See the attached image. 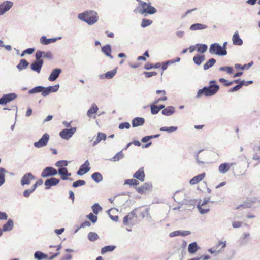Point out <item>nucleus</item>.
Instances as JSON below:
<instances>
[{"label":"nucleus","mask_w":260,"mask_h":260,"mask_svg":"<svg viewBox=\"0 0 260 260\" xmlns=\"http://www.w3.org/2000/svg\"><path fill=\"white\" fill-rule=\"evenodd\" d=\"M152 23V21L147 19H143L142 20V23L141 26L143 28L146 27L149 25H150Z\"/></svg>","instance_id":"47"},{"label":"nucleus","mask_w":260,"mask_h":260,"mask_svg":"<svg viewBox=\"0 0 260 260\" xmlns=\"http://www.w3.org/2000/svg\"><path fill=\"white\" fill-rule=\"evenodd\" d=\"M114 77V71H111L106 73L105 74H102L100 76V78L101 79H103L104 78L107 79H111Z\"/></svg>","instance_id":"40"},{"label":"nucleus","mask_w":260,"mask_h":260,"mask_svg":"<svg viewBox=\"0 0 260 260\" xmlns=\"http://www.w3.org/2000/svg\"><path fill=\"white\" fill-rule=\"evenodd\" d=\"M17 98V95L14 93H9L4 95L1 98L2 105H5Z\"/></svg>","instance_id":"12"},{"label":"nucleus","mask_w":260,"mask_h":260,"mask_svg":"<svg viewBox=\"0 0 260 260\" xmlns=\"http://www.w3.org/2000/svg\"><path fill=\"white\" fill-rule=\"evenodd\" d=\"M106 138V136L105 134L100 133L98 134L96 140L93 142V145H95L99 143L102 140H105Z\"/></svg>","instance_id":"44"},{"label":"nucleus","mask_w":260,"mask_h":260,"mask_svg":"<svg viewBox=\"0 0 260 260\" xmlns=\"http://www.w3.org/2000/svg\"><path fill=\"white\" fill-rule=\"evenodd\" d=\"M144 122L145 120L143 118L136 117L134 118L132 120V126L133 127L140 126L143 125Z\"/></svg>","instance_id":"23"},{"label":"nucleus","mask_w":260,"mask_h":260,"mask_svg":"<svg viewBox=\"0 0 260 260\" xmlns=\"http://www.w3.org/2000/svg\"><path fill=\"white\" fill-rule=\"evenodd\" d=\"M36 179L35 176L31 173H26L23 175L21 180V184L23 186L24 185H29L31 181Z\"/></svg>","instance_id":"6"},{"label":"nucleus","mask_w":260,"mask_h":260,"mask_svg":"<svg viewBox=\"0 0 260 260\" xmlns=\"http://www.w3.org/2000/svg\"><path fill=\"white\" fill-rule=\"evenodd\" d=\"M144 74H145V76L147 78H149V77H151L153 76H155L157 74V73L155 72H145L144 73Z\"/></svg>","instance_id":"63"},{"label":"nucleus","mask_w":260,"mask_h":260,"mask_svg":"<svg viewBox=\"0 0 260 260\" xmlns=\"http://www.w3.org/2000/svg\"><path fill=\"white\" fill-rule=\"evenodd\" d=\"M41 57L50 59L52 57V54L50 52H45L44 51H38L36 53V58L37 60L41 59Z\"/></svg>","instance_id":"18"},{"label":"nucleus","mask_w":260,"mask_h":260,"mask_svg":"<svg viewBox=\"0 0 260 260\" xmlns=\"http://www.w3.org/2000/svg\"><path fill=\"white\" fill-rule=\"evenodd\" d=\"M13 5V3L10 1H6L0 5V15L3 14L8 11Z\"/></svg>","instance_id":"14"},{"label":"nucleus","mask_w":260,"mask_h":260,"mask_svg":"<svg viewBox=\"0 0 260 260\" xmlns=\"http://www.w3.org/2000/svg\"><path fill=\"white\" fill-rule=\"evenodd\" d=\"M57 170L52 167H46L41 173L42 177H47L55 175L57 174Z\"/></svg>","instance_id":"8"},{"label":"nucleus","mask_w":260,"mask_h":260,"mask_svg":"<svg viewBox=\"0 0 260 260\" xmlns=\"http://www.w3.org/2000/svg\"><path fill=\"white\" fill-rule=\"evenodd\" d=\"M29 63L25 59H21L19 62V63L17 66V68L19 70H22L25 68H26Z\"/></svg>","instance_id":"39"},{"label":"nucleus","mask_w":260,"mask_h":260,"mask_svg":"<svg viewBox=\"0 0 260 260\" xmlns=\"http://www.w3.org/2000/svg\"><path fill=\"white\" fill-rule=\"evenodd\" d=\"M85 184V181L82 180H79L73 183V187H77L80 186H82Z\"/></svg>","instance_id":"51"},{"label":"nucleus","mask_w":260,"mask_h":260,"mask_svg":"<svg viewBox=\"0 0 260 260\" xmlns=\"http://www.w3.org/2000/svg\"><path fill=\"white\" fill-rule=\"evenodd\" d=\"M47 88L48 89L50 93L54 92H55V91H57L58 90L59 85H54V86H49V87H47Z\"/></svg>","instance_id":"57"},{"label":"nucleus","mask_w":260,"mask_h":260,"mask_svg":"<svg viewBox=\"0 0 260 260\" xmlns=\"http://www.w3.org/2000/svg\"><path fill=\"white\" fill-rule=\"evenodd\" d=\"M92 178L96 182H99L102 181L103 177L102 175L98 172H95L91 175Z\"/></svg>","instance_id":"43"},{"label":"nucleus","mask_w":260,"mask_h":260,"mask_svg":"<svg viewBox=\"0 0 260 260\" xmlns=\"http://www.w3.org/2000/svg\"><path fill=\"white\" fill-rule=\"evenodd\" d=\"M59 182V180L56 178H51L47 179L45 182V185L46 189L50 188L51 186L56 185Z\"/></svg>","instance_id":"17"},{"label":"nucleus","mask_w":260,"mask_h":260,"mask_svg":"<svg viewBox=\"0 0 260 260\" xmlns=\"http://www.w3.org/2000/svg\"><path fill=\"white\" fill-rule=\"evenodd\" d=\"M13 227V222L12 220L9 219L6 223L3 226V230L4 231H10Z\"/></svg>","instance_id":"36"},{"label":"nucleus","mask_w":260,"mask_h":260,"mask_svg":"<svg viewBox=\"0 0 260 260\" xmlns=\"http://www.w3.org/2000/svg\"><path fill=\"white\" fill-rule=\"evenodd\" d=\"M151 188L152 185L151 184L146 183L143 184L142 186L137 187L136 190L138 192L142 194L150 190Z\"/></svg>","instance_id":"16"},{"label":"nucleus","mask_w":260,"mask_h":260,"mask_svg":"<svg viewBox=\"0 0 260 260\" xmlns=\"http://www.w3.org/2000/svg\"><path fill=\"white\" fill-rule=\"evenodd\" d=\"M55 165L58 167H63L68 165V162L65 160L58 161L56 162Z\"/></svg>","instance_id":"60"},{"label":"nucleus","mask_w":260,"mask_h":260,"mask_svg":"<svg viewBox=\"0 0 260 260\" xmlns=\"http://www.w3.org/2000/svg\"><path fill=\"white\" fill-rule=\"evenodd\" d=\"M244 84H245V81H244V80L241 81L240 82V83L238 85L235 86L233 88L230 89L229 90V92H233L238 91L242 87V86L243 85H244Z\"/></svg>","instance_id":"42"},{"label":"nucleus","mask_w":260,"mask_h":260,"mask_svg":"<svg viewBox=\"0 0 260 260\" xmlns=\"http://www.w3.org/2000/svg\"><path fill=\"white\" fill-rule=\"evenodd\" d=\"M87 217L93 223H95L97 221V216L94 215L92 213H90Z\"/></svg>","instance_id":"55"},{"label":"nucleus","mask_w":260,"mask_h":260,"mask_svg":"<svg viewBox=\"0 0 260 260\" xmlns=\"http://www.w3.org/2000/svg\"><path fill=\"white\" fill-rule=\"evenodd\" d=\"M41 92H42V95L43 96H46L47 95H48V94H49L50 93L49 92V90L47 88H47L43 87V89Z\"/></svg>","instance_id":"64"},{"label":"nucleus","mask_w":260,"mask_h":260,"mask_svg":"<svg viewBox=\"0 0 260 260\" xmlns=\"http://www.w3.org/2000/svg\"><path fill=\"white\" fill-rule=\"evenodd\" d=\"M90 169L89 167V162L88 160H86L83 164L81 165L79 170L77 172L78 175H83L88 172Z\"/></svg>","instance_id":"13"},{"label":"nucleus","mask_w":260,"mask_h":260,"mask_svg":"<svg viewBox=\"0 0 260 260\" xmlns=\"http://www.w3.org/2000/svg\"><path fill=\"white\" fill-rule=\"evenodd\" d=\"M197 51L201 53H204L206 52L208 47L206 44H197L196 45Z\"/></svg>","instance_id":"35"},{"label":"nucleus","mask_w":260,"mask_h":260,"mask_svg":"<svg viewBox=\"0 0 260 260\" xmlns=\"http://www.w3.org/2000/svg\"><path fill=\"white\" fill-rule=\"evenodd\" d=\"M206 174L205 173H203L201 174L198 175L194 177H193L190 180V184L191 185H195L199 183L200 181H201L205 177Z\"/></svg>","instance_id":"21"},{"label":"nucleus","mask_w":260,"mask_h":260,"mask_svg":"<svg viewBox=\"0 0 260 260\" xmlns=\"http://www.w3.org/2000/svg\"><path fill=\"white\" fill-rule=\"evenodd\" d=\"M175 112V107L173 106H168L164 108L162 111V114L166 116H170Z\"/></svg>","instance_id":"31"},{"label":"nucleus","mask_w":260,"mask_h":260,"mask_svg":"<svg viewBox=\"0 0 260 260\" xmlns=\"http://www.w3.org/2000/svg\"><path fill=\"white\" fill-rule=\"evenodd\" d=\"M189 231H176L171 232L169 234L170 237H174L178 236H186L190 234Z\"/></svg>","instance_id":"20"},{"label":"nucleus","mask_w":260,"mask_h":260,"mask_svg":"<svg viewBox=\"0 0 260 260\" xmlns=\"http://www.w3.org/2000/svg\"><path fill=\"white\" fill-rule=\"evenodd\" d=\"M159 111L157 106L152 105L151 106V112L152 114H156Z\"/></svg>","instance_id":"56"},{"label":"nucleus","mask_w":260,"mask_h":260,"mask_svg":"<svg viewBox=\"0 0 260 260\" xmlns=\"http://www.w3.org/2000/svg\"><path fill=\"white\" fill-rule=\"evenodd\" d=\"M219 70L221 71H226L228 73L231 74L233 73V69L230 67H222L219 68Z\"/></svg>","instance_id":"53"},{"label":"nucleus","mask_w":260,"mask_h":260,"mask_svg":"<svg viewBox=\"0 0 260 260\" xmlns=\"http://www.w3.org/2000/svg\"><path fill=\"white\" fill-rule=\"evenodd\" d=\"M226 246V241H219L215 245V248L217 250V253H220L222 250L224 249Z\"/></svg>","instance_id":"34"},{"label":"nucleus","mask_w":260,"mask_h":260,"mask_svg":"<svg viewBox=\"0 0 260 260\" xmlns=\"http://www.w3.org/2000/svg\"><path fill=\"white\" fill-rule=\"evenodd\" d=\"M76 128L73 127L70 129H64L61 131L60 133V136L64 139H69L75 133Z\"/></svg>","instance_id":"9"},{"label":"nucleus","mask_w":260,"mask_h":260,"mask_svg":"<svg viewBox=\"0 0 260 260\" xmlns=\"http://www.w3.org/2000/svg\"><path fill=\"white\" fill-rule=\"evenodd\" d=\"M49 139V135L45 133L43 135L42 138L38 141L34 143V145L37 148H41L47 145Z\"/></svg>","instance_id":"7"},{"label":"nucleus","mask_w":260,"mask_h":260,"mask_svg":"<svg viewBox=\"0 0 260 260\" xmlns=\"http://www.w3.org/2000/svg\"><path fill=\"white\" fill-rule=\"evenodd\" d=\"M138 9H139V12L141 14L147 13L148 14H154L156 13V9L151 5V3H146L141 1Z\"/></svg>","instance_id":"3"},{"label":"nucleus","mask_w":260,"mask_h":260,"mask_svg":"<svg viewBox=\"0 0 260 260\" xmlns=\"http://www.w3.org/2000/svg\"><path fill=\"white\" fill-rule=\"evenodd\" d=\"M114 250V246H106L101 249V253L104 254L107 252H111Z\"/></svg>","instance_id":"45"},{"label":"nucleus","mask_w":260,"mask_h":260,"mask_svg":"<svg viewBox=\"0 0 260 260\" xmlns=\"http://www.w3.org/2000/svg\"><path fill=\"white\" fill-rule=\"evenodd\" d=\"M233 43L236 45H241L243 44L242 40L239 37L238 32H235L232 37Z\"/></svg>","instance_id":"26"},{"label":"nucleus","mask_w":260,"mask_h":260,"mask_svg":"<svg viewBox=\"0 0 260 260\" xmlns=\"http://www.w3.org/2000/svg\"><path fill=\"white\" fill-rule=\"evenodd\" d=\"M174 200L178 203H181L184 199V193L182 192L177 191L173 196Z\"/></svg>","instance_id":"32"},{"label":"nucleus","mask_w":260,"mask_h":260,"mask_svg":"<svg viewBox=\"0 0 260 260\" xmlns=\"http://www.w3.org/2000/svg\"><path fill=\"white\" fill-rule=\"evenodd\" d=\"M88 239L91 241H94L99 238L98 235L94 232H90L88 235Z\"/></svg>","instance_id":"46"},{"label":"nucleus","mask_w":260,"mask_h":260,"mask_svg":"<svg viewBox=\"0 0 260 260\" xmlns=\"http://www.w3.org/2000/svg\"><path fill=\"white\" fill-rule=\"evenodd\" d=\"M92 209L93 212L95 214H98L99 212L101 211L102 209L101 207L98 204H94L92 207Z\"/></svg>","instance_id":"50"},{"label":"nucleus","mask_w":260,"mask_h":260,"mask_svg":"<svg viewBox=\"0 0 260 260\" xmlns=\"http://www.w3.org/2000/svg\"><path fill=\"white\" fill-rule=\"evenodd\" d=\"M78 18L89 25L95 23L98 20L97 13L93 11H86L83 13H80L78 15Z\"/></svg>","instance_id":"2"},{"label":"nucleus","mask_w":260,"mask_h":260,"mask_svg":"<svg viewBox=\"0 0 260 260\" xmlns=\"http://www.w3.org/2000/svg\"><path fill=\"white\" fill-rule=\"evenodd\" d=\"M131 127V125L128 122H124L120 123L119 125V128L120 129H123L124 128L129 129Z\"/></svg>","instance_id":"54"},{"label":"nucleus","mask_w":260,"mask_h":260,"mask_svg":"<svg viewBox=\"0 0 260 260\" xmlns=\"http://www.w3.org/2000/svg\"><path fill=\"white\" fill-rule=\"evenodd\" d=\"M58 173L61 176V178L62 180H66L69 176H71V173H69L68 170L66 168H61L58 169Z\"/></svg>","instance_id":"24"},{"label":"nucleus","mask_w":260,"mask_h":260,"mask_svg":"<svg viewBox=\"0 0 260 260\" xmlns=\"http://www.w3.org/2000/svg\"><path fill=\"white\" fill-rule=\"evenodd\" d=\"M35 190L32 187L30 189H26L23 192V196L25 197H28Z\"/></svg>","instance_id":"58"},{"label":"nucleus","mask_w":260,"mask_h":260,"mask_svg":"<svg viewBox=\"0 0 260 260\" xmlns=\"http://www.w3.org/2000/svg\"><path fill=\"white\" fill-rule=\"evenodd\" d=\"M56 41L57 38H56L47 39L45 36H42L40 38V43L43 45H48L49 44L55 42Z\"/></svg>","instance_id":"27"},{"label":"nucleus","mask_w":260,"mask_h":260,"mask_svg":"<svg viewBox=\"0 0 260 260\" xmlns=\"http://www.w3.org/2000/svg\"><path fill=\"white\" fill-rule=\"evenodd\" d=\"M34 52V49L33 48H28L24 50L22 54H21V56H23L25 54H31Z\"/></svg>","instance_id":"62"},{"label":"nucleus","mask_w":260,"mask_h":260,"mask_svg":"<svg viewBox=\"0 0 260 260\" xmlns=\"http://www.w3.org/2000/svg\"><path fill=\"white\" fill-rule=\"evenodd\" d=\"M209 51L211 54H215L219 56H224L227 54L226 49L222 48V46L217 43L212 44L210 46Z\"/></svg>","instance_id":"4"},{"label":"nucleus","mask_w":260,"mask_h":260,"mask_svg":"<svg viewBox=\"0 0 260 260\" xmlns=\"http://www.w3.org/2000/svg\"><path fill=\"white\" fill-rule=\"evenodd\" d=\"M177 128V126L162 127L160 128V131H165L169 133H171L175 132Z\"/></svg>","instance_id":"41"},{"label":"nucleus","mask_w":260,"mask_h":260,"mask_svg":"<svg viewBox=\"0 0 260 260\" xmlns=\"http://www.w3.org/2000/svg\"><path fill=\"white\" fill-rule=\"evenodd\" d=\"M136 211V209L134 210L132 212L124 217L123 219V223L124 224L127 223L134 224L136 222L137 217L135 213Z\"/></svg>","instance_id":"5"},{"label":"nucleus","mask_w":260,"mask_h":260,"mask_svg":"<svg viewBox=\"0 0 260 260\" xmlns=\"http://www.w3.org/2000/svg\"><path fill=\"white\" fill-rule=\"evenodd\" d=\"M133 177L141 181H144L145 174L143 167L140 168L133 175Z\"/></svg>","instance_id":"19"},{"label":"nucleus","mask_w":260,"mask_h":260,"mask_svg":"<svg viewBox=\"0 0 260 260\" xmlns=\"http://www.w3.org/2000/svg\"><path fill=\"white\" fill-rule=\"evenodd\" d=\"M61 72V70L60 69H55L53 70L48 78L49 80L50 81L55 80Z\"/></svg>","instance_id":"22"},{"label":"nucleus","mask_w":260,"mask_h":260,"mask_svg":"<svg viewBox=\"0 0 260 260\" xmlns=\"http://www.w3.org/2000/svg\"><path fill=\"white\" fill-rule=\"evenodd\" d=\"M197 208L198 209L199 212L201 214H205L209 212L210 211L209 207L206 206H201V202H199L197 205Z\"/></svg>","instance_id":"29"},{"label":"nucleus","mask_w":260,"mask_h":260,"mask_svg":"<svg viewBox=\"0 0 260 260\" xmlns=\"http://www.w3.org/2000/svg\"><path fill=\"white\" fill-rule=\"evenodd\" d=\"M59 254V252H57L55 254L52 255L49 258H48L47 255L43 253L41 251H38L35 253L34 256L35 258L38 260H42L44 259H47V260H51L55 258V257H56L57 256H58Z\"/></svg>","instance_id":"10"},{"label":"nucleus","mask_w":260,"mask_h":260,"mask_svg":"<svg viewBox=\"0 0 260 260\" xmlns=\"http://www.w3.org/2000/svg\"><path fill=\"white\" fill-rule=\"evenodd\" d=\"M205 59V55L197 54L194 56L193 58V61L194 63L199 66L200 65Z\"/></svg>","instance_id":"28"},{"label":"nucleus","mask_w":260,"mask_h":260,"mask_svg":"<svg viewBox=\"0 0 260 260\" xmlns=\"http://www.w3.org/2000/svg\"><path fill=\"white\" fill-rule=\"evenodd\" d=\"M208 26L206 25L203 24L201 23H195L192 24L190 26V30L192 31L203 30L207 28Z\"/></svg>","instance_id":"25"},{"label":"nucleus","mask_w":260,"mask_h":260,"mask_svg":"<svg viewBox=\"0 0 260 260\" xmlns=\"http://www.w3.org/2000/svg\"><path fill=\"white\" fill-rule=\"evenodd\" d=\"M215 80L210 81V85L209 86L204 87L202 89H199L196 95V98H200L202 95H205L206 97L211 96L214 95L219 89V86L215 84Z\"/></svg>","instance_id":"1"},{"label":"nucleus","mask_w":260,"mask_h":260,"mask_svg":"<svg viewBox=\"0 0 260 260\" xmlns=\"http://www.w3.org/2000/svg\"><path fill=\"white\" fill-rule=\"evenodd\" d=\"M43 89L42 86H37L29 91V94H32L41 92Z\"/></svg>","instance_id":"49"},{"label":"nucleus","mask_w":260,"mask_h":260,"mask_svg":"<svg viewBox=\"0 0 260 260\" xmlns=\"http://www.w3.org/2000/svg\"><path fill=\"white\" fill-rule=\"evenodd\" d=\"M99 110L97 105L93 104L87 112V115L89 118L93 117V114H95Z\"/></svg>","instance_id":"30"},{"label":"nucleus","mask_w":260,"mask_h":260,"mask_svg":"<svg viewBox=\"0 0 260 260\" xmlns=\"http://www.w3.org/2000/svg\"><path fill=\"white\" fill-rule=\"evenodd\" d=\"M199 247L196 242L190 243L188 248V252L190 254H193L198 251Z\"/></svg>","instance_id":"33"},{"label":"nucleus","mask_w":260,"mask_h":260,"mask_svg":"<svg viewBox=\"0 0 260 260\" xmlns=\"http://www.w3.org/2000/svg\"><path fill=\"white\" fill-rule=\"evenodd\" d=\"M43 184V180L42 179H39L32 186L35 190L36 189L37 187Z\"/></svg>","instance_id":"61"},{"label":"nucleus","mask_w":260,"mask_h":260,"mask_svg":"<svg viewBox=\"0 0 260 260\" xmlns=\"http://www.w3.org/2000/svg\"><path fill=\"white\" fill-rule=\"evenodd\" d=\"M124 157V154L123 153L122 151H121L115 155V161H119L123 158Z\"/></svg>","instance_id":"52"},{"label":"nucleus","mask_w":260,"mask_h":260,"mask_svg":"<svg viewBox=\"0 0 260 260\" xmlns=\"http://www.w3.org/2000/svg\"><path fill=\"white\" fill-rule=\"evenodd\" d=\"M43 64V60L42 59L37 60L31 64V69L39 73Z\"/></svg>","instance_id":"15"},{"label":"nucleus","mask_w":260,"mask_h":260,"mask_svg":"<svg viewBox=\"0 0 260 260\" xmlns=\"http://www.w3.org/2000/svg\"><path fill=\"white\" fill-rule=\"evenodd\" d=\"M216 60L214 58L210 59L203 66V69L204 70H207L208 69L211 68L215 63Z\"/></svg>","instance_id":"37"},{"label":"nucleus","mask_w":260,"mask_h":260,"mask_svg":"<svg viewBox=\"0 0 260 260\" xmlns=\"http://www.w3.org/2000/svg\"><path fill=\"white\" fill-rule=\"evenodd\" d=\"M219 81L220 83H224V85L226 86H230V85H231L232 84H233V82H231V81L228 82L226 79H225L224 78H220L219 79Z\"/></svg>","instance_id":"59"},{"label":"nucleus","mask_w":260,"mask_h":260,"mask_svg":"<svg viewBox=\"0 0 260 260\" xmlns=\"http://www.w3.org/2000/svg\"><path fill=\"white\" fill-rule=\"evenodd\" d=\"M102 52L107 56H110L112 58V56L111 55V48L109 45H106L102 48Z\"/></svg>","instance_id":"38"},{"label":"nucleus","mask_w":260,"mask_h":260,"mask_svg":"<svg viewBox=\"0 0 260 260\" xmlns=\"http://www.w3.org/2000/svg\"><path fill=\"white\" fill-rule=\"evenodd\" d=\"M234 164L232 162L222 163L218 167V171L220 174H224L228 172L230 168Z\"/></svg>","instance_id":"11"},{"label":"nucleus","mask_w":260,"mask_h":260,"mask_svg":"<svg viewBox=\"0 0 260 260\" xmlns=\"http://www.w3.org/2000/svg\"><path fill=\"white\" fill-rule=\"evenodd\" d=\"M125 184H128L132 185H137L139 184V182L135 179H127L125 181Z\"/></svg>","instance_id":"48"}]
</instances>
